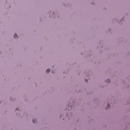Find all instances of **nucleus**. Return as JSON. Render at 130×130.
<instances>
[{
	"mask_svg": "<svg viewBox=\"0 0 130 130\" xmlns=\"http://www.w3.org/2000/svg\"><path fill=\"white\" fill-rule=\"evenodd\" d=\"M50 72V69H47L46 71V73H48Z\"/></svg>",
	"mask_w": 130,
	"mask_h": 130,
	"instance_id": "obj_3",
	"label": "nucleus"
},
{
	"mask_svg": "<svg viewBox=\"0 0 130 130\" xmlns=\"http://www.w3.org/2000/svg\"><path fill=\"white\" fill-rule=\"evenodd\" d=\"M72 108H73L72 107V106H69V107H68V110H71L72 109Z\"/></svg>",
	"mask_w": 130,
	"mask_h": 130,
	"instance_id": "obj_2",
	"label": "nucleus"
},
{
	"mask_svg": "<svg viewBox=\"0 0 130 130\" xmlns=\"http://www.w3.org/2000/svg\"><path fill=\"white\" fill-rule=\"evenodd\" d=\"M14 38H17V34H15L14 36Z\"/></svg>",
	"mask_w": 130,
	"mask_h": 130,
	"instance_id": "obj_5",
	"label": "nucleus"
},
{
	"mask_svg": "<svg viewBox=\"0 0 130 130\" xmlns=\"http://www.w3.org/2000/svg\"><path fill=\"white\" fill-rule=\"evenodd\" d=\"M85 82H88V80H87V79H85Z\"/></svg>",
	"mask_w": 130,
	"mask_h": 130,
	"instance_id": "obj_7",
	"label": "nucleus"
},
{
	"mask_svg": "<svg viewBox=\"0 0 130 130\" xmlns=\"http://www.w3.org/2000/svg\"><path fill=\"white\" fill-rule=\"evenodd\" d=\"M109 107H110V106L109 105V104H108V105L107 106V108H109Z\"/></svg>",
	"mask_w": 130,
	"mask_h": 130,
	"instance_id": "obj_6",
	"label": "nucleus"
},
{
	"mask_svg": "<svg viewBox=\"0 0 130 130\" xmlns=\"http://www.w3.org/2000/svg\"><path fill=\"white\" fill-rule=\"evenodd\" d=\"M36 121H37V120H36V119H33L32 122L34 123H35L36 122Z\"/></svg>",
	"mask_w": 130,
	"mask_h": 130,
	"instance_id": "obj_1",
	"label": "nucleus"
},
{
	"mask_svg": "<svg viewBox=\"0 0 130 130\" xmlns=\"http://www.w3.org/2000/svg\"><path fill=\"white\" fill-rule=\"evenodd\" d=\"M107 83H110V79H107Z\"/></svg>",
	"mask_w": 130,
	"mask_h": 130,
	"instance_id": "obj_4",
	"label": "nucleus"
}]
</instances>
